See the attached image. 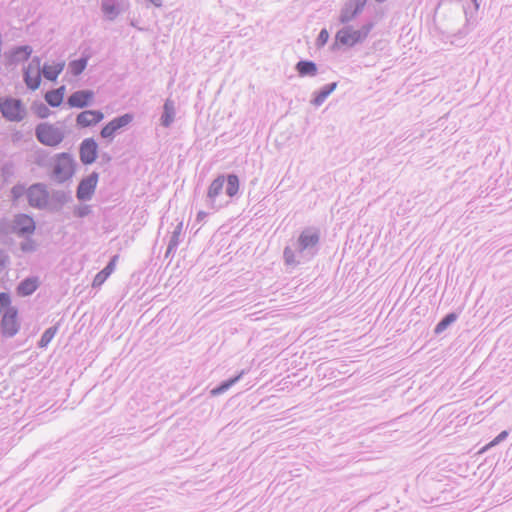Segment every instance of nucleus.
Returning <instances> with one entry per match:
<instances>
[{
  "mask_svg": "<svg viewBox=\"0 0 512 512\" xmlns=\"http://www.w3.org/2000/svg\"><path fill=\"white\" fill-rule=\"evenodd\" d=\"M0 332L3 337L11 338L20 331L18 310L12 305L8 293H0Z\"/></svg>",
  "mask_w": 512,
  "mask_h": 512,
  "instance_id": "nucleus-1",
  "label": "nucleus"
},
{
  "mask_svg": "<svg viewBox=\"0 0 512 512\" xmlns=\"http://www.w3.org/2000/svg\"><path fill=\"white\" fill-rule=\"evenodd\" d=\"M38 141L46 146H57L63 138V131L50 123H41L36 127Z\"/></svg>",
  "mask_w": 512,
  "mask_h": 512,
  "instance_id": "nucleus-2",
  "label": "nucleus"
},
{
  "mask_svg": "<svg viewBox=\"0 0 512 512\" xmlns=\"http://www.w3.org/2000/svg\"><path fill=\"white\" fill-rule=\"evenodd\" d=\"M372 28L371 24L364 25L361 29L355 30L351 27H346L341 29L336 34V43L345 46H353L361 41H363Z\"/></svg>",
  "mask_w": 512,
  "mask_h": 512,
  "instance_id": "nucleus-3",
  "label": "nucleus"
},
{
  "mask_svg": "<svg viewBox=\"0 0 512 512\" xmlns=\"http://www.w3.org/2000/svg\"><path fill=\"white\" fill-rule=\"evenodd\" d=\"M74 174V162L67 153H61L54 160L53 176L58 182H64Z\"/></svg>",
  "mask_w": 512,
  "mask_h": 512,
  "instance_id": "nucleus-4",
  "label": "nucleus"
},
{
  "mask_svg": "<svg viewBox=\"0 0 512 512\" xmlns=\"http://www.w3.org/2000/svg\"><path fill=\"white\" fill-rule=\"evenodd\" d=\"M0 110L3 116L11 121H19L25 114L21 102L16 99H4L0 101Z\"/></svg>",
  "mask_w": 512,
  "mask_h": 512,
  "instance_id": "nucleus-5",
  "label": "nucleus"
},
{
  "mask_svg": "<svg viewBox=\"0 0 512 512\" xmlns=\"http://www.w3.org/2000/svg\"><path fill=\"white\" fill-rule=\"evenodd\" d=\"M132 121L133 115L129 113L114 118L102 128L100 134L103 138H112L118 130L128 126Z\"/></svg>",
  "mask_w": 512,
  "mask_h": 512,
  "instance_id": "nucleus-6",
  "label": "nucleus"
},
{
  "mask_svg": "<svg viewBox=\"0 0 512 512\" xmlns=\"http://www.w3.org/2000/svg\"><path fill=\"white\" fill-rule=\"evenodd\" d=\"M27 198L31 206L42 208L48 204L49 194L43 185L36 184L28 189Z\"/></svg>",
  "mask_w": 512,
  "mask_h": 512,
  "instance_id": "nucleus-7",
  "label": "nucleus"
},
{
  "mask_svg": "<svg viewBox=\"0 0 512 512\" xmlns=\"http://www.w3.org/2000/svg\"><path fill=\"white\" fill-rule=\"evenodd\" d=\"M97 183H98V174L95 172L90 174L89 176H87L85 179H83L78 186V190H77L78 198L81 200H86V199L91 198V196L93 195V193L95 191Z\"/></svg>",
  "mask_w": 512,
  "mask_h": 512,
  "instance_id": "nucleus-8",
  "label": "nucleus"
},
{
  "mask_svg": "<svg viewBox=\"0 0 512 512\" xmlns=\"http://www.w3.org/2000/svg\"><path fill=\"white\" fill-rule=\"evenodd\" d=\"M25 82L27 86L32 90H35L39 87L41 82V69L39 60L33 61V63L29 64L25 71Z\"/></svg>",
  "mask_w": 512,
  "mask_h": 512,
  "instance_id": "nucleus-9",
  "label": "nucleus"
},
{
  "mask_svg": "<svg viewBox=\"0 0 512 512\" xmlns=\"http://www.w3.org/2000/svg\"><path fill=\"white\" fill-rule=\"evenodd\" d=\"M97 143L93 139H85L80 147V159L84 164H91L97 158Z\"/></svg>",
  "mask_w": 512,
  "mask_h": 512,
  "instance_id": "nucleus-10",
  "label": "nucleus"
},
{
  "mask_svg": "<svg viewBox=\"0 0 512 512\" xmlns=\"http://www.w3.org/2000/svg\"><path fill=\"white\" fill-rule=\"evenodd\" d=\"M103 118L104 115L100 111L85 110L77 116L76 122L80 127H89L99 123Z\"/></svg>",
  "mask_w": 512,
  "mask_h": 512,
  "instance_id": "nucleus-11",
  "label": "nucleus"
},
{
  "mask_svg": "<svg viewBox=\"0 0 512 512\" xmlns=\"http://www.w3.org/2000/svg\"><path fill=\"white\" fill-rule=\"evenodd\" d=\"M94 93L90 90L76 91L68 98V104L71 107L83 108L93 99Z\"/></svg>",
  "mask_w": 512,
  "mask_h": 512,
  "instance_id": "nucleus-12",
  "label": "nucleus"
},
{
  "mask_svg": "<svg viewBox=\"0 0 512 512\" xmlns=\"http://www.w3.org/2000/svg\"><path fill=\"white\" fill-rule=\"evenodd\" d=\"M14 229L19 234H30L35 230L34 220L25 214L16 216L14 220Z\"/></svg>",
  "mask_w": 512,
  "mask_h": 512,
  "instance_id": "nucleus-13",
  "label": "nucleus"
},
{
  "mask_svg": "<svg viewBox=\"0 0 512 512\" xmlns=\"http://www.w3.org/2000/svg\"><path fill=\"white\" fill-rule=\"evenodd\" d=\"M117 259L118 256H114L108 263V265L98 274H96L92 283L93 287H99L107 280V278L112 274V272L115 269Z\"/></svg>",
  "mask_w": 512,
  "mask_h": 512,
  "instance_id": "nucleus-14",
  "label": "nucleus"
},
{
  "mask_svg": "<svg viewBox=\"0 0 512 512\" xmlns=\"http://www.w3.org/2000/svg\"><path fill=\"white\" fill-rule=\"evenodd\" d=\"M64 67V61L45 64L42 69V73L46 79L50 81H55L59 74L63 71Z\"/></svg>",
  "mask_w": 512,
  "mask_h": 512,
  "instance_id": "nucleus-15",
  "label": "nucleus"
},
{
  "mask_svg": "<svg viewBox=\"0 0 512 512\" xmlns=\"http://www.w3.org/2000/svg\"><path fill=\"white\" fill-rule=\"evenodd\" d=\"M39 286L37 278H27L23 280L17 287V293L20 296L31 295Z\"/></svg>",
  "mask_w": 512,
  "mask_h": 512,
  "instance_id": "nucleus-16",
  "label": "nucleus"
},
{
  "mask_svg": "<svg viewBox=\"0 0 512 512\" xmlns=\"http://www.w3.org/2000/svg\"><path fill=\"white\" fill-rule=\"evenodd\" d=\"M319 236L316 232L311 230L303 231L299 237V244L302 249L313 247L318 243Z\"/></svg>",
  "mask_w": 512,
  "mask_h": 512,
  "instance_id": "nucleus-17",
  "label": "nucleus"
},
{
  "mask_svg": "<svg viewBox=\"0 0 512 512\" xmlns=\"http://www.w3.org/2000/svg\"><path fill=\"white\" fill-rule=\"evenodd\" d=\"M64 94L65 87L61 86L58 89L47 92L45 95V100L48 102L49 105L57 107L62 103Z\"/></svg>",
  "mask_w": 512,
  "mask_h": 512,
  "instance_id": "nucleus-18",
  "label": "nucleus"
},
{
  "mask_svg": "<svg viewBox=\"0 0 512 512\" xmlns=\"http://www.w3.org/2000/svg\"><path fill=\"white\" fill-rule=\"evenodd\" d=\"M296 69L301 76L315 75L317 72L316 65L311 61L298 62Z\"/></svg>",
  "mask_w": 512,
  "mask_h": 512,
  "instance_id": "nucleus-19",
  "label": "nucleus"
},
{
  "mask_svg": "<svg viewBox=\"0 0 512 512\" xmlns=\"http://www.w3.org/2000/svg\"><path fill=\"white\" fill-rule=\"evenodd\" d=\"M239 190V179L236 175H229L227 177L226 193L233 197L238 193Z\"/></svg>",
  "mask_w": 512,
  "mask_h": 512,
  "instance_id": "nucleus-20",
  "label": "nucleus"
},
{
  "mask_svg": "<svg viewBox=\"0 0 512 512\" xmlns=\"http://www.w3.org/2000/svg\"><path fill=\"white\" fill-rule=\"evenodd\" d=\"M223 184H224V177L223 176H220V177L216 178L211 183V185H210V187L208 189V196L210 198H214V197L218 196L220 194V192L222 191Z\"/></svg>",
  "mask_w": 512,
  "mask_h": 512,
  "instance_id": "nucleus-21",
  "label": "nucleus"
},
{
  "mask_svg": "<svg viewBox=\"0 0 512 512\" xmlns=\"http://www.w3.org/2000/svg\"><path fill=\"white\" fill-rule=\"evenodd\" d=\"M87 66V58H81L78 60L71 61L69 63V69L73 75H79L84 71Z\"/></svg>",
  "mask_w": 512,
  "mask_h": 512,
  "instance_id": "nucleus-22",
  "label": "nucleus"
},
{
  "mask_svg": "<svg viewBox=\"0 0 512 512\" xmlns=\"http://www.w3.org/2000/svg\"><path fill=\"white\" fill-rule=\"evenodd\" d=\"M56 333H57V327L56 326L47 329L43 333V335H42V337H41V339L39 341V346L42 347V348L46 347L52 341V339L54 338Z\"/></svg>",
  "mask_w": 512,
  "mask_h": 512,
  "instance_id": "nucleus-23",
  "label": "nucleus"
},
{
  "mask_svg": "<svg viewBox=\"0 0 512 512\" xmlns=\"http://www.w3.org/2000/svg\"><path fill=\"white\" fill-rule=\"evenodd\" d=\"M174 111L173 106L170 103H165L164 105V115L162 116V124L164 126H169L173 121Z\"/></svg>",
  "mask_w": 512,
  "mask_h": 512,
  "instance_id": "nucleus-24",
  "label": "nucleus"
},
{
  "mask_svg": "<svg viewBox=\"0 0 512 512\" xmlns=\"http://www.w3.org/2000/svg\"><path fill=\"white\" fill-rule=\"evenodd\" d=\"M456 320V315L451 313V314H448L447 316H445L436 326L435 328V332L436 333H441L443 332L447 327L448 325H450L451 323H453L454 321Z\"/></svg>",
  "mask_w": 512,
  "mask_h": 512,
  "instance_id": "nucleus-25",
  "label": "nucleus"
},
{
  "mask_svg": "<svg viewBox=\"0 0 512 512\" xmlns=\"http://www.w3.org/2000/svg\"><path fill=\"white\" fill-rule=\"evenodd\" d=\"M336 88V83H332L326 87H324L319 94L315 98V103L317 105L321 104L326 97Z\"/></svg>",
  "mask_w": 512,
  "mask_h": 512,
  "instance_id": "nucleus-26",
  "label": "nucleus"
},
{
  "mask_svg": "<svg viewBox=\"0 0 512 512\" xmlns=\"http://www.w3.org/2000/svg\"><path fill=\"white\" fill-rule=\"evenodd\" d=\"M508 436V432L507 431H502L495 439H493L491 442H489L483 449H482V452L483 451H486L488 449H490L491 447L497 445L498 443H500L502 440H504L506 437Z\"/></svg>",
  "mask_w": 512,
  "mask_h": 512,
  "instance_id": "nucleus-27",
  "label": "nucleus"
},
{
  "mask_svg": "<svg viewBox=\"0 0 512 512\" xmlns=\"http://www.w3.org/2000/svg\"><path fill=\"white\" fill-rule=\"evenodd\" d=\"M103 11L109 19H113L116 16V8L113 4L104 3Z\"/></svg>",
  "mask_w": 512,
  "mask_h": 512,
  "instance_id": "nucleus-28",
  "label": "nucleus"
},
{
  "mask_svg": "<svg viewBox=\"0 0 512 512\" xmlns=\"http://www.w3.org/2000/svg\"><path fill=\"white\" fill-rule=\"evenodd\" d=\"M329 39V33L326 29H323L320 31L318 38H317V45L319 47L324 46Z\"/></svg>",
  "mask_w": 512,
  "mask_h": 512,
  "instance_id": "nucleus-29",
  "label": "nucleus"
},
{
  "mask_svg": "<svg viewBox=\"0 0 512 512\" xmlns=\"http://www.w3.org/2000/svg\"><path fill=\"white\" fill-rule=\"evenodd\" d=\"M238 378H235V379H232L228 382H225L223 383L220 387L216 388V389H213L212 390V394L216 395L220 392H223L225 390H227L233 383H235L237 381Z\"/></svg>",
  "mask_w": 512,
  "mask_h": 512,
  "instance_id": "nucleus-30",
  "label": "nucleus"
},
{
  "mask_svg": "<svg viewBox=\"0 0 512 512\" xmlns=\"http://www.w3.org/2000/svg\"><path fill=\"white\" fill-rule=\"evenodd\" d=\"M20 52H22L24 54V57L27 58L31 53V49L29 47L25 46V47L18 48L15 53H20Z\"/></svg>",
  "mask_w": 512,
  "mask_h": 512,
  "instance_id": "nucleus-31",
  "label": "nucleus"
},
{
  "mask_svg": "<svg viewBox=\"0 0 512 512\" xmlns=\"http://www.w3.org/2000/svg\"><path fill=\"white\" fill-rule=\"evenodd\" d=\"M49 110L45 106H41L37 109V114L44 118L48 115Z\"/></svg>",
  "mask_w": 512,
  "mask_h": 512,
  "instance_id": "nucleus-32",
  "label": "nucleus"
},
{
  "mask_svg": "<svg viewBox=\"0 0 512 512\" xmlns=\"http://www.w3.org/2000/svg\"><path fill=\"white\" fill-rule=\"evenodd\" d=\"M284 254L287 262H293V253L290 249H286Z\"/></svg>",
  "mask_w": 512,
  "mask_h": 512,
  "instance_id": "nucleus-33",
  "label": "nucleus"
},
{
  "mask_svg": "<svg viewBox=\"0 0 512 512\" xmlns=\"http://www.w3.org/2000/svg\"><path fill=\"white\" fill-rule=\"evenodd\" d=\"M205 216H206V213H205V212H203V211H200V212L198 213V215H197V217H198V219H199V220H202Z\"/></svg>",
  "mask_w": 512,
  "mask_h": 512,
  "instance_id": "nucleus-34",
  "label": "nucleus"
}]
</instances>
